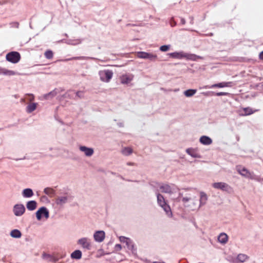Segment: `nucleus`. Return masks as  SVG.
<instances>
[{
	"instance_id": "4be33fe9",
	"label": "nucleus",
	"mask_w": 263,
	"mask_h": 263,
	"mask_svg": "<svg viewBox=\"0 0 263 263\" xmlns=\"http://www.w3.org/2000/svg\"><path fill=\"white\" fill-rule=\"evenodd\" d=\"M208 200V197L206 194L201 192L200 193V199L199 201V208L205 204Z\"/></svg>"
},
{
	"instance_id": "423d86ee",
	"label": "nucleus",
	"mask_w": 263,
	"mask_h": 263,
	"mask_svg": "<svg viewBox=\"0 0 263 263\" xmlns=\"http://www.w3.org/2000/svg\"><path fill=\"white\" fill-rule=\"evenodd\" d=\"M77 244L87 250H90L91 248V240L87 237H82L79 239L77 241Z\"/></svg>"
},
{
	"instance_id": "a878e982",
	"label": "nucleus",
	"mask_w": 263,
	"mask_h": 263,
	"mask_svg": "<svg viewBox=\"0 0 263 263\" xmlns=\"http://www.w3.org/2000/svg\"><path fill=\"white\" fill-rule=\"evenodd\" d=\"M33 195L32 190L29 188L25 189L22 192V195L24 198H30Z\"/></svg>"
},
{
	"instance_id": "f704fd0d",
	"label": "nucleus",
	"mask_w": 263,
	"mask_h": 263,
	"mask_svg": "<svg viewBox=\"0 0 263 263\" xmlns=\"http://www.w3.org/2000/svg\"><path fill=\"white\" fill-rule=\"evenodd\" d=\"M196 92V89H188L184 91V95L187 97H191L194 96Z\"/></svg>"
},
{
	"instance_id": "2eb2a0df",
	"label": "nucleus",
	"mask_w": 263,
	"mask_h": 263,
	"mask_svg": "<svg viewBox=\"0 0 263 263\" xmlns=\"http://www.w3.org/2000/svg\"><path fill=\"white\" fill-rule=\"evenodd\" d=\"M93 238L97 242H102L105 238V232L103 231H98L94 233Z\"/></svg>"
},
{
	"instance_id": "412c9836",
	"label": "nucleus",
	"mask_w": 263,
	"mask_h": 263,
	"mask_svg": "<svg viewBox=\"0 0 263 263\" xmlns=\"http://www.w3.org/2000/svg\"><path fill=\"white\" fill-rule=\"evenodd\" d=\"M200 142L205 145H209L212 143V140L206 136H202L199 139Z\"/></svg>"
},
{
	"instance_id": "6e6d98bb",
	"label": "nucleus",
	"mask_w": 263,
	"mask_h": 263,
	"mask_svg": "<svg viewBox=\"0 0 263 263\" xmlns=\"http://www.w3.org/2000/svg\"><path fill=\"white\" fill-rule=\"evenodd\" d=\"M119 125L120 126H123V124H122V123H119Z\"/></svg>"
},
{
	"instance_id": "f257e3e1",
	"label": "nucleus",
	"mask_w": 263,
	"mask_h": 263,
	"mask_svg": "<svg viewBox=\"0 0 263 263\" xmlns=\"http://www.w3.org/2000/svg\"><path fill=\"white\" fill-rule=\"evenodd\" d=\"M182 201L185 207L194 211L199 209V200L196 197H184L182 199Z\"/></svg>"
},
{
	"instance_id": "0eeeda50",
	"label": "nucleus",
	"mask_w": 263,
	"mask_h": 263,
	"mask_svg": "<svg viewBox=\"0 0 263 263\" xmlns=\"http://www.w3.org/2000/svg\"><path fill=\"white\" fill-rule=\"evenodd\" d=\"M6 59L12 63H17L20 60L21 56L18 52L12 51L7 54Z\"/></svg>"
},
{
	"instance_id": "b1692460",
	"label": "nucleus",
	"mask_w": 263,
	"mask_h": 263,
	"mask_svg": "<svg viewBox=\"0 0 263 263\" xmlns=\"http://www.w3.org/2000/svg\"><path fill=\"white\" fill-rule=\"evenodd\" d=\"M218 241L221 244H226L228 241V236L224 233H221L218 237Z\"/></svg>"
},
{
	"instance_id": "c756f323",
	"label": "nucleus",
	"mask_w": 263,
	"mask_h": 263,
	"mask_svg": "<svg viewBox=\"0 0 263 263\" xmlns=\"http://www.w3.org/2000/svg\"><path fill=\"white\" fill-rule=\"evenodd\" d=\"M10 235L12 238H20L22 236V233L20 230L17 229H14L10 232Z\"/></svg>"
},
{
	"instance_id": "4468645a",
	"label": "nucleus",
	"mask_w": 263,
	"mask_h": 263,
	"mask_svg": "<svg viewBox=\"0 0 263 263\" xmlns=\"http://www.w3.org/2000/svg\"><path fill=\"white\" fill-rule=\"evenodd\" d=\"M79 149L83 152L86 157H91L94 153V150L92 148L88 147L85 146H80Z\"/></svg>"
},
{
	"instance_id": "9b49d317",
	"label": "nucleus",
	"mask_w": 263,
	"mask_h": 263,
	"mask_svg": "<svg viewBox=\"0 0 263 263\" xmlns=\"http://www.w3.org/2000/svg\"><path fill=\"white\" fill-rule=\"evenodd\" d=\"M25 211V207L23 204H16L13 207V213L15 216L17 217L22 216Z\"/></svg>"
},
{
	"instance_id": "8fccbe9b",
	"label": "nucleus",
	"mask_w": 263,
	"mask_h": 263,
	"mask_svg": "<svg viewBox=\"0 0 263 263\" xmlns=\"http://www.w3.org/2000/svg\"><path fill=\"white\" fill-rule=\"evenodd\" d=\"M181 24H183V25L185 24V19H184V18H182L181 19Z\"/></svg>"
},
{
	"instance_id": "473e14b6",
	"label": "nucleus",
	"mask_w": 263,
	"mask_h": 263,
	"mask_svg": "<svg viewBox=\"0 0 263 263\" xmlns=\"http://www.w3.org/2000/svg\"><path fill=\"white\" fill-rule=\"evenodd\" d=\"M185 58L188 59V60H192V61H196L197 59H201V58L198 55H196L195 54H187V53H185Z\"/></svg>"
},
{
	"instance_id": "58836bf2",
	"label": "nucleus",
	"mask_w": 263,
	"mask_h": 263,
	"mask_svg": "<svg viewBox=\"0 0 263 263\" xmlns=\"http://www.w3.org/2000/svg\"><path fill=\"white\" fill-rule=\"evenodd\" d=\"M170 47H171V45H163L160 47V50L161 51L165 52V51H168L170 49Z\"/></svg>"
},
{
	"instance_id": "3c124183",
	"label": "nucleus",
	"mask_w": 263,
	"mask_h": 263,
	"mask_svg": "<svg viewBox=\"0 0 263 263\" xmlns=\"http://www.w3.org/2000/svg\"><path fill=\"white\" fill-rule=\"evenodd\" d=\"M64 97H70V95L69 94H68L67 93H66L64 96H63Z\"/></svg>"
},
{
	"instance_id": "6e6552de",
	"label": "nucleus",
	"mask_w": 263,
	"mask_h": 263,
	"mask_svg": "<svg viewBox=\"0 0 263 263\" xmlns=\"http://www.w3.org/2000/svg\"><path fill=\"white\" fill-rule=\"evenodd\" d=\"M212 186L215 189H219L228 193H230L232 190V187L228 184L222 182H215L212 184Z\"/></svg>"
},
{
	"instance_id": "a18cd8bd",
	"label": "nucleus",
	"mask_w": 263,
	"mask_h": 263,
	"mask_svg": "<svg viewBox=\"0 0 263 263\" xmlns=\"http://www.w3.org/2000/svg\"><path fill=\"white\" fill-rule=\"evenodd\" d=\"M90 58H88V57H74L73 58H72L71 59H74V60H82V59H89Z\"/></svg>"
},
{
	"instance_id": "09e8293b",
	"label": "nucleus",
	"mask_w": 263,
	"mask_h": 263,
	"mask_svg": "<svg viewBox=\"0 0 263 263\" xmlns=\"http://www.w3.org/2000/svg\"><path fill=\"white\" fill-rule=\"evenodd\" d=\"M259 58L261 60H263V51L260 53V54H259Z\"/></svg>"
},
{
	"instance_id": "dca6fc26",
	"label": "nucleus",
	"mask_w": 263,
	"mask_h": 263,
	"mask_svg": "<svg viewBox=\"0 0 263 263\" xmlns=\"http://www.w3.org/2000/svg\"><path fill=\"white\" fill-rule=\"evenodd\" d=\"M186 153L191 156L192 157L194 158H201V156L200 154L198 152L196 148H188L185 150Z\"/></svg>"
},
{
	"instance_id": "bf43d9fd",
	"label": "nucleus",
	"mask_w": 263,
	"mask_h": 263,
	"mask_svg": "<svg viewBox=\"0 0 263 263\" xmlns=\"http://www.w3.org/2000/svg\"><path fill=\"white\" fill-rule=\"evenodd\" d=\"M181 195L182 194L181 193H179V197H181Z\"/></svg>"
},
{
	"instance_id": "e433bc0d",
	"label": "nucleus",
	"mask_w": 263,
	"mask_h": 263,
	"mask_svg": "<svg viewBox=\"0 0 263 263\" xmlns=\"http://www.w3.org/2000/svg\"><path fill=\"white\" fill-rule=\"evenodd\" d=\"M251 179L256 180L257 181L262 182L263 181V178H260L259 176H256L253 173L252 174Z\"/></svg>"
},
{
	"instance_id": "bb28decb",
	"label": "nucleus",
	"mask_w": 263,
	"mask_h": 263,
	"mask_svg": "<svg viewBox=\"0 0 263 263\" xmlns=\"http://www.w3.org/2000/svg\"><path fill=\"white\" fill-rule=\"evenodd\" d=\"M37 206V203L34 200H31L27 202L26 207L29 211L34 210Z\"/></svg>"
},
{
	"instance_id": "cd10ccee",
	"label": "nucleus",
	"mask_w": 263,
	"mask_h": 263,
	"mask_svg": "<svg viewBox=\"0 0 263 263\" xmlns=\"http://www.w3.org/2000/svg\"><path fill=\"white\" fill-rule=\"evenodd\" d=\"M249 259V256L245 254H239L236 257L237 262H243Z\"/></svg>"
},
{
	"instance_id": "393cba45",
	"label": "nucleus",
	"mask_w": 263,
	"mask_h": 263,
	"mask_svg": "<svg viewBox=\"0 0 263 263\" xmlns=\"http://www.w3.org/2000/svg\"><path fill=\"white\" fill-rule=\"evenodd\" d=\"M37 105V103H30L26 108V112L28 114L31 113L36 109Z\"/></svg>"
},
{
	"instance_id": "20e7f679",
	"label": "nucleus",
	"mask_w": 263,
	"mask_h": 263,
	"mask_svg": "<svg viewBox=\"0 0 263 263\" xmlns=\"http://www.w3.org/2000/svg\"><path fill=\"white\" fill-rule=\"evenodd\" d=\"M159 188L161 192L170 194L176 192L178 190L177 186L174 184L169 185L164 183L159 184Z\"/></svg>"
},
{
	"instance_id": "7ed1b4c3",
	"label": "nucleus",
	"mask_w": 263,
	"mask_h": 263,
	"mask_svg": "<svg viewBox=\"0 0 263 263\" xmlns=\"http://www.w3.org/2000/svg\"><path fill=\"white\" fill-rule=\"evenodd\" d=\"M113 71L109 69H104L99 71L100 80L103 82L108 83L112 79Z\"/></svg>"
},
{
	"instance_id": "aec40b11",
	"label": "nucleus",
	"mask_w": 263,
	"mask_h": 263,
	"mask_svg": "<svg viewBox=\"0 0 263 263\" xmlns=\"http://www.w3.org/2000/svg\"><path fill=\"white\" fill-rule=\"evenodd\" d=\"M1 74L11 76L18 74V73L14 71L8 70L6 68L0 67V75Z\"/></svg>"
},
{
	"instance_id": "49530a36",
	"label": "nucleus",
	"mask_w": 263,
	"mask_h": 263,
	"mask_svg": "<svg viewBox=\"0 0 263 263\" xmlns=\"http://www.w3.org/2000/svg\"><path fill=\"white\" fill-rule=\"evenodd\" d=\"M228 94L227 92H220L216 93V95L217 96H227Z\"/></svg>"
},
{
	"instance_id": "39448f33",
	"label": "nucleus",
	"mask_w": 263,
	"mask_h": 263,
	"mask_svg": "<svg viewBox=\"0 0 263 263\" xmlns=\"http://www.w3.org/2000/svg\"><path fill=\"white\" fill-rule=\"evenodd\" d=\"M71 200H72V197L68 193H65L63 196L57 197L55 202L58 205L63 206Z\"/></svg>"
},
{
	"instance_id": "72a5a7b5",
	"label": "nucleus",
	"mask_w": 263,
	"mask_h": 263,
	"mask_svg": "<svg viewBox=\"0 0 263 263\" xmlns=\"http://www.w3.org/2000/svg\"><path fill=\"white\" fill-rule=\"evenodd\" d=\"M44 193L49 196H52L55 194V191L51 187H46L44 190Z\"/></svg>"
},
{
	"instance_id": "2f4dec72",
	"label": "nucleus",
	"mask_w": 263,
	"mask_h": 263,
	"mask_svg": "<svg viewBox=\"0 0 263 263\" xmlns=\"http://www.w3.org/2000/svg\"><path fill=\"white\" fill-rule=\"evenodd\" d=\"M133 149L129 147H124L121 150V153L126 156H129L133 153Z\"/></svg>"
},
{
	"instance_id": "37998d69",
	"label": "nucleus",
	"mask_w": 263,
	"mask_h": 263,
	"mask_svg": "<svg viewBox=\"0 0 263 263\" xmlns=\"http://www.w3.org/2000/svg\"><path fill=\"white\" fill-rule=\"evenodd\" d=\"M76 97L82 98L83 97V92L82 91H78L76 92Z\"/></svg>"
},
{
	"instance_id": "c85d7f7f",
	"label": "nucleus",
	"mask_w": 263,
	"mask_h": 263,
	"mask_svg": "<svg viewBox=\"0 0 263 263\" xmlns=\"http://www.w3.org/2000/svg\"><path fill=\"white\" fill-rule=\"evenodd\" d=\"M82 252L79 250L73 251L70 255L71 258L75 259H80L82 258Z\"/></svg>"
},
{
	"instance_id": "a19ab883",
	"label": "nucleus",
	"mask_w": 263,
	"mask_h": 263,
	"mask_svg": "<svg viewBox=\"0 0 263 263\" xmlns=\"http://www.w3.org/2000/svg\"><path fill=\"white\" fill-rule=\"evenodd\" d=\"M81 41L79 39L73 40V41H69L68 44L72 45H76L78 44H79L81 43Z\"/></svg>"
},
{
	"instance_id": "6ab92c4d",
	"label": "nucleus",
	"mask_w": 263,
	"mask_h": 263,
	"mask_svg": "<svg viewBox=\"0 0 263 263\" xmlns=\"http://www.w3.org/2000/svg\"><path fill=\"white\" fill-rule=\"evenodd\" d=\"M231 84V82H221L217 84H213L211 86H205V88H213L216 87L222 88L224 87H228Z\"/></svg>"
},
{
	"instance_id": "864d4df0",
	"label": "nucleus",
	"mask_w": 263,
	"mask_h": 263,
	"mask_svg": "<svg viewBox=\"0 0 263 263\" xmlns=\"http://www.w3.org/2000/svg\"><path fill=\"white\" fill-rule=\"evenodd\" d=\"M24 102H25V99H24V98L21 99V102L23 103Z\"/></svg>"
},
{
	"instance_id": "5fc2aeb1",
	"label": "nucleus",
	"mask_w": 263,
	"mask_h": 263,
	"mask_svg": "<svg viewBox=\"0 0 263 263\" xmlns=\"http://www.w3.org/2000/svg\"><path fill=\"white\" fill-rule=\"evenodd\" d=\"M65 255H66L65 254H63V255H62V256L60 257V258H63V257L65 256Z\"/></svg>"
},
{
	"instance_id": "f03ea898",
	"label": "nucleus",
	"mask_w": 263,
	"mask_h": 263,
	"mask_svg": "<svg viewBox=\"0 0 263 263\" xmlns=\"http://www.w3.org/2000/svg\"><path fill=\"white\" fill-rule=\"evenodd\" d=\"M156 194L158 204L163 209L167 217H172L173 214L170 205L167 204L163 196L159 193L156 192Z\"/></svg>"
},
{
	"instance_id": "c03bdc74",
	"label": "nucleus",
	"mask_w": 263,
	"mask_h": 263,
	"mask_svg": "<svg viewBox=\"0 0 263 263\" xmlns=\"http://www.w3.org/2000/svg\"><path fill=\"white\" fill-rule=\"evenodd\" d=\"M115 249L116 251H120L122 249V247H121V245H120V244L116 245V246L115 247Z\"/></svg>"
},
{
	"instance_id": "a211bd4d",
	"label": "nucleus",
	"mask_w": 263,
	"mask_h": 263,
	"mask_svg": "<svg viewBox=\"0 0 263 263\" xmlns=\"http://www.w3.org/2000/svg\"><path fill=\"white\" fill-rule=\"evenodd\" d=\"M42 258L47 261L56 262L59 260V258L53 255L44 253L42 255Z\"/></svg>"
},
{
	"instance_id": "79ce46f5",
	"label": "nucleus",
	"mask_w": 263,
	"mask_h": 263,
	"mask_svg": "<svg viewBox=\"0 0 263 263\" xmlns=\"http://www.w3.org/2000/svg\"><path fill=\"white\" fill-rule=\"evenodd\" d=\"M119 240L120 241V242H123V243H126V242L127 241V240H129V238H127V237H124V236H120L119 237Z\"/></svg>"
},
{
	"instance_id": "f8f14e48",
	"label": "nucleus",
	"mask_w": 263,
	"mask_h": 263,
	"mask_svg": "<svg viewBox=\"0 0 263 263\" xmlns=\"http://www.w3.org/2000/svg\"><path fill=\"white\" fill-rule=\"evenodd\" d=\"M236 171L242 176L250 179L253 173L250 172L246 168L241 165H237L236 167Z\"/></svg>"
},
{
	"instance_id": "f3484780",
	"label": "nucleus",
	"mask_w": 263,
	"mask_h": 263,
	"mask_svg": "<svg viewBox=\"0 0 263 263\" xmlns=\"http://www.w3.org/2000/svg\"><path fill=\"white\" fill-rule=\"evenodd\" d=\"M133 77L134 76L132 74H123L120 78L121 82L124 84H128L132 81Z\"/></svg>"
},
{
	"instance_id": "9d476101",
	"label": "nucleus",
	"mask_w": 263,
	"mask_h": 263,
	"mask_svg": "<svg viewBox=\"0 0 263 263\" xmlns=\"http://www.w3.org/2000/svg\"><path fill=\"white\" fill-rule=\"evenodd\" d=\"M137 57L138 58L148 59L151 61H154L157 59V55L156 54L147 53L145 52H138L137 53Z\"/></svg>"
},
{
	"instance_id": "4d7b16f0",
	"label": "nucleus",
	"mask_w": 263,
	"mask_h": 263,
	"mask_svg": "<svg viewBox=\"0 0 263 263\" xmlns=\"http://www.w3.org/2000/svg\"><path fill=\"white\" fill-rule=\"evenodd\" d=\"M175 23H173V24H172V26H173L174 25H175Z\"/></svg>"
},
{
	"instance_id": "5701e85b",
	"label": "nucleus",
	"mask_w": 263,
	"mask_h": 263,
	"mask_svg": "<svg viewBox=\"0 0 263 263\" xmlns=\"http://www.w3.org/2000/svg\"><path fill=\"white\" fill-rule=\"evenodd\" d=\"M185 53H184L183 51L175 52L169 53V55L173 58L181 59L183 58H185Z\"/></svg>"
},
{
	"instance_id": "603ef678",
	"label": "nucleus",
	"mask_w": 263,
	"mask_h": 263,
	"mask_svg": "<svg viewBox=\"0 0 263 263\" xmlns=\"http://www.w3.org/2000/svg\"><path fill=\"white\" fill-rule=\"evenodd\" d=\"M190 18H191V23L193 24V17H191Z\"/></svg>"
},
{
	"instance_id": "de8ad7c7",
	"label": "nucleus",
	"mask_w": 263,
	"mask_h": 263,
	"mask_svg": "<svg viewBox=\"0 0 263 263\" xmlns=\"http://www.w3.org/2000/svg\"><path fill=\"white\" fill-rule=\"evenodd\" d=\"M126 164L127 165H132V166L136 165V164L134 162H127Z\"/></svg>"
},
{
	"instance_id": "13d9d810",
	"label": "nucleus",
	"mask_w": 263,
	"mask_h": 263,
	"mask_svg": "<svg viewBox=\"0 0 263 263\" xmlns=\"http://www.w3.org/2000/svg\"><path fill=\"white\" fill-rule=\"evenodd\" d=\"M175 23H173V24H172V26H173L174 25H175Z\"/></svg>"
},
{
	"instance_id": "4c0bfd02",
	"label": "nucleus",
	"mask_w": 263,
	"mask_h": 263,
	"mask_svg": "<svg viewBox=\"0 0 263 263\" xmlns=\"http://www.w3.org/2000/svg\"><path fill=\"white\" fill-rule=\"evenodd\" d=\"M26 99L28 101H29L30 103H32V102L34 101L35 97L34 96L32 93H27L26 95Z\"/></svg>"
},
{
	"instance_id": "ea45409f",
	"label": "nucleus",
	"mask_w": 263,
	"mask_h": 263,
	"mask_svg": "<svg viewBox=\"0 0 263 263\" xmlns=\"http://www.w3.org/2000/svg\"><path fill=\"white\" fill-rule=\"evenodd\" d=\"M45 57L48 59H50L53 57V53L51 50H48L45 53Z\"/></svg>"
},
{
	"instance_id": "7c9ffc66",
	"label": "nucleus",
	"mask_w": 263,
	"mask_h": 263,
	"mask_svg": "<svg viewBox=\"0 0 263 263\" xmlns=\"http://www.w3.org/2000/svg\"><path fill=\"white\" fill-rule=\"evenodd\" d=\"M126 245L128 249L132 251L133 253L136 251V249L135 248L134 242L130 238L129 240H127V241L126 243Z\"/></svg>"
},
{
	"instance_id": "1a4fd4ad",
	"label": "nucleus",
	"mask_w": 263,
	"mask_h": 263,
	"mask_svg": "<svg viewBox=\"0 0 263 263\" xmlns=\"http://www.w3.org/2000/svg\"><path fill=\"white\" fill-rule=\"evenodd\" d=\"M36 217L38 220H41L42 217L48 219L49 217V212L45 206L40 208L36 212Z\"/></svg>"
},
{
	"instance_id": "c9c22d12",
	"label": "nucleus",
	"mask_w": 263,
	"mask_h": 263,
	"mask_svg": "<svg viewBox=\"0 0 263 263\" xmlns=\"http://www.w3.org/2000/svg\"><path fill=\"white\" fill-rule=\"evenodd\" d=\"M243 112L241 114L242 116H248L252 114L254 111H252V108L250 107H246L243 108Z\"/></svg>"
},
{
	"instance_id": "ddd939ff",
	"label": "nucleus",
	"mask_w": 263,
	"mask_h": 263,
	"mask_svg": "<svg viewBox=\"0 0 263 263\" xmlns=\"http://www.w3.org/2000/svg\"><path fill=\"white\" fill-rule=\"evenodd\" d=\"M61 90L59 89L55 88L52 91L49 92V93L43 95L41 98L40 99L42 100H51L53 98H54L58 94L60 93Z\"/></svg>"
}]
</instances>
